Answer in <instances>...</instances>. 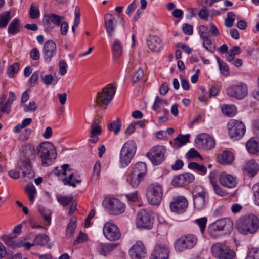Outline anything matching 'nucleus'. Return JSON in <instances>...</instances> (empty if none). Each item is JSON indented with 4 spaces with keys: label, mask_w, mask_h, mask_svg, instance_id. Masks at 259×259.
Returning <instances> with one entry per match:
<instances>
[{
    "label": "nucleus",
    "mask_w": 259,
    "mask_h": 259,
    "mask_svg": "<svg viewBox=\"0 0 259 259\" xmlns=\"http://www.w3.org/2000/svg\"><path fill=\"white\" fill-rule=\"evenodd\" d=\"M169 248L165 245L156 244L151 253L152 259H168Z\"/></svg>",
    "instance_id": "nucleus-18"
},
{
    "label": "nucleus",
    "mask_w": 259,
    "mask_h": 259,
    "mask_svg": "<svg viewBox=\"0 0 259 259\" xmlns=\"http://www.w3.org/2000/svg\"><path fill=\"white\" fill-rule=\"evenodd\" d=\"M116 92V87L109 84L103 88L101 92H98L96 96V102L98 106L108 105L112 101Z\"/></svg>",
    "instance_id": "nucleus-8"
},
{
    "label": "nucleus",
    "mask_w": 259,
    "mask_h": 259,
    "mask_svg": "<svg viewBox=\"0 0 259 259\" xmlns=\"http://www.w3.org/2000/svg\"><path fill=\"white\" fill-rule=\"evenodd\" d=\"M103 233L105 237L111 241L119 240L121 236L119 229L112 221H109L104 224Z\"/></svg>",
    "instance_id": "nucleus-12"
},
{
    "label": "nucleus",
    "mask_w": 259,
    "mask_h": 259,
    "mask_svg": "<svg viewBox=\"0 0 259 259\" xmlns=\"http://www.w3.org/2000/svg\"><path fill=\"white\" fill-rule=\"evenodd\" d=\"M203 47L208 51L213 53L215 50V46L213 40L210 38L203 40Z\"/></svg>",
    "instance_id": "nucleus-45"
},
{
    "label": "nucleus",
    "mask_w": 259,
    "mask_h": 259,
    "mask_svg": "<svg viewBox=\"0 0 259 259\" xmlns=\"http://www.w3.org/2000/svg\"><path fill=\"white\" fill-rule=\"evenodd\" d=\"M147 171V168L146 163L142 162H139L135 165L132 172L135 174V175L144 177L145 176Z\"/></svg>",
    "instance_id": "nucleus-30"
},
{
    "label": "nucleus",
    "mask_w": 259,
    "mask_h": 259,
    "mask_svg": "<svg viewBox=\"0 0 259 259\" xmlns=\"http://www.w3.org/2000/svg\"><path fill=\"white\" fill-rule=\"evenodd\" d=\"M171 184L174 186H182L185 185L184 178L182 174L176 176L174 177Z\"/></svg>",
    "instance_id": "nucleus-52"
},
{
    "label": "nucleus",
    "mask_w": 259,
    "mask_h": 259,
    "mask_svg": "<svg viewBox=\"0 0 259 259\" xmlns=\"http://www.w3.org/2000/svg\"><path fill=\"white\" fill-rule=\"evenodd\" d=\"M218 63L221 73L224 76H228L229 74V68L227 64L222 61L219 57L217 58Z\"/></svg>",
    "instance_id": "nucleus-47"
},
{
    "label": "nucleus",
    "mask_w": 259,
    "mask_h": 259,
    "mask_svg": "<svg viewBox=\"0 0 259 259\" xmlns=\"http://www.w3.org/2000/svg\"><path fill=\"white\" fill-rule=\"evenodd\" d=\"M246 259H259V248H253Z\"/></svg>",
    "instance_id": "nucleus-58"
},
{
    "label": "nucleus",
    "mask_w": 259,
    "mask_h": 259,
    "mask_svg": "<svg viewBox=\"0 0 259 259\" xmlns=\"http://www.w3.org/2000/svg\"><path fill=\"white\" fill-rule=\"evenodd\" d=\"M103 205L111 215H118L123 213L125 209L124 203L115 198H106L103 201Z\"/></svg>",
    "instance_id": "nucleus-9"
},
{
    "label": "nucleus",
    "mask_w": 259,
    "mask_h": 259,
    "mask_svg": "<svg viewBox=\"0 0 259 259\" xmlns=\"http://www.w3.org/2000/svg\"><path fill=\"white\" fill-rule=\"evenodd\" d=\"M136 150L137 145L133 140H128L124 144L120 153L119 162L122 167H125L130 164Z\"/></svg>",
    "instance_id": "nucleus-5"
},
{
    "label": "nucleus",
    "mask_w": 259,
    "mask_h": 259,
    "mask_svg": "<svg viewBox=\"0 0 259 259\" xmlns=\"http://www.w3.org/2000/svg\"><path fill=\"white\" fill-rule=\"evenodd\" d=\"M25 192L29 197L30 201L33 203L37 193L36 189L34 186L32 184L27 185L25 187Z\"/></svg>",
    "instance_id": "nucleus-39"
},
{
    "label": "nucleus",
    "mask_w": 259,
    "mask_h": 259,
    "mask_svg": "<svg viewBox=\"0 0 259 259\" xmlns=\"http://www.w3.org/2000/svg\"><path fill=\"white\" fill-rule=\"evenodd\" d=\"M118 243H100L97 248V251L100 254L103 256H107L111 252L114 250L118 246Z\"/></svg>",
    "instance_id": "nucleus-26"
},
{
    "label": "nucleus",
    "mask_w": 259,
    "mask_h": 259,
    "mask_svg": "<svg viewBox=\"0 0 259 259\" xmlns=\"http://www.w3.org/2000/svg\"><path fill=\"white\" fill-rule=\"evenodd\" d=\"M233 229V222L228 218H224L219 219L210 224L207 231L210 237L217 239L230 234Z\"/></svg>",
    "instance_id": "nucleus-1"
},
{
    "label": "nucleus",
    "mask_w": 259,
    "mask_h": 259,
    "mask_svg": "<svg viewBox=\"0 0 259 259\" xmlns=\"http://www.w3.org/2000/svg\"><path fill=\"white\" fill-rule=\"evenodd\" d=\"M21 29V24L19 20L16 18L9 24L8 32L9 34L15 35L20 32Z\"/></svg>",
    "instance_id": "nucleus-31"
},
{
    "label": "nucleus",
    "mask_w": 259,
    "mask_h": 259,
    "mask_svg": "<svg viewBox=\"0 0 259 259\" xmlns=\"http://www.w3.org/2000/svg\"><path fill=\"white\" fill-rule=\"evenodd\" d=\"M37 107L36 103L34 102H31L28 105L25 104L23 106V109L25 112H34L36 111Z\"/></svg>",
    "instance_id": "nucleus-57"
},
{
    "label": "nucleus",
    "mask_w": 259,
    "mask_h": 259,
    "mask_svg": "<svg viewBox=\"0 0 259 259\" xmlns=\"http://www.w3.org/2000/svg\"><path fill=\"white\" fill-rule=\"evenodd\" d=\"M137 226L138 228L150 229L153 226V220L148 213L141 210L137 214Z\"/></svg>",
    "instance_id": "nucleus-16"
},
{
    "label": "nucleus",
    "mask_w": 259,
    "mask_h": 259,
    "mask_svg": "<svg viewBox=\"0 0 259 259\" xmlns=\"http://www.w3.org/2000/svg\"><path fill=\"white\" fill-rule=\"evenodd\" d=\"M31 130L29 128H26L19 136V140L21 141H25L27 140L31 134Z\"/></svg>",
    "instance_id": "nucleus-61"
},
{
    "label": "nucleus",
    "mask_w": 259,
    "mask_h": 259,
    "mask_svg": "<svg viewBox=\"0 0 259 259\" xmlns=\"http://www.w3.org/2000/svg\"><path fill=\"white\" fill-rule=\"evenodd\" d=\"M63 17L60 16L54 13L45 15L43 19L44 24L47 28H53L54 26H59Z\"/></svg>",
    "instance_id": "nucleus-22"
},
{
    "label": "nucleus",
    "mask_w": 259,
    "mask_h": 259,
    "mask_svg": "<svg viewBox=\"0 0 259 259\" xmlns=\"http://www.w3.org/2000/svg\"><path fill=\"white\" fill-rule=\"evenodd\" d=\"M130 253L133 259H143L146 255V248L142 242H137L130 249Z\"/></svg>",
    "instance_id": "nucleus-20"
},
{
    "label": "nucleus",
    "mask_w": 259,
    "mask_h": 259,
    "mask_svg": "<svg viewBox=\"0 0 259 259\" xmlns=\"http://www.w3.org/2000/svg\"><path fill=\"white\" fill-rule=\"evenodd\" d=\"M198 242L197 237L192 234L182 236L175 242V248L177 251L181 252L194 247Z\"/></svg>",
    "instance_id": "nucleus-7"
},
{
    "label": "nucleus",
    "mask_w": 259,
    "mask_h": 259,
    "mask_svg": "<svg viewBox=\"0 0 259 259\" xmlns=\"http://www.w3.org/2000/svg\"><path fill=\"white\" fill-rule=\"evenodd\" d=\"M11 19V12L6 11L0 14V28L6 27L8 22Z\"/></svg>",
    "instance_id": "nucleus-34"
},
{
    "label": "nucleus",
    "mask_w": 259,
    "mask_h": 259,
    "mask_svg": "<svg viewBox=\"0 0 259 259\" xmlns=\"http://www.w3.org/2000/svg\"><path fill=\"white\" fill-rule=\"evenodd\" d=\"M2 239L5 242V243L12 248H15L16 247H20L19 244L16 242L14 240L13 237L10 235H4L2 237Z\"/></svg>",
    "instance_id": "nucleus-42"
},
{
    "label": "nucleus",
    "mask_w": 259,
    "mask_h": 259,
    "mask_svg": "<svg viewBox=\"0 0 259 259\" xmlns=\"http://www.w3.org/2000/svg\"><path fill=\"white\" fill-rule=\"evenodd\" d=\"M222 112L225 115L232 117L236 114L237 110L233 105H224L222 107Z\"/></svg>",
    "instance_id": "nucleus-33"
},
{
    "label": "nucleus",
    "mask_w": 259,
    "mask_h": 259,
    "mask_svg": "<svg viewBox=\"0 0 259 259\" xmlns=\"http://www.w3.org/2000/svg\"><path fill=\"white\" fill-rule=\"evenodd\" d=\"M236 228L243 234H253L259 229V219L254 214L241 217L236 222Z\"/></svg>",
    "instance_id": "nucleus-2"
},
{
    "label": "nucleus",
    "mask_w": 259,
    "mask_h": 259,
    "mask_svg": "<svg viewBox=\"0 0 259 259\" xmlns=\"http://www.w3.org/2000/svg\"><path fill=\"white\" fill-rule=\"evenodd\" d=\"M189 134L178 136L174 139V146L180 148L189 142Z\"/></svg>",
    "instance_id": "nucleus-32"
},
{
    "label": "nucleus",
    "mask_w": 259,
    "mask_h": 259,
    "mask_svg": "<svg viewBox=\"0 0 259 259\" xmlns=\"http://www.w3.org/2000/svg\"><path fill=\"white\" fill-rule=\"evenodd\" d=\"M188 206V202L186 198L182 196L177 197L172 202L170 203V210L175 213L181 214L184 212Z\"/></svg>",
    "instance_id": "nucleus-15"
},
{
    "label": "nucleus",
    "mask_w": 259,
    "mask_h": 259,
    "mask_svg": "<svg viewBox=\"0 0 259 259\" xmlns=\"http://www.w3.org/2000/svg\"><path fill=\"white\" fill-rule=\"evenodd\" d=\"M211 253L217 259H235L236 253L224 242H217L211 246Z\"/></svg>",
    "instance_id": "nucleus-4"
},
{
    "label": "nucleus",
    "mask_w": 259,
    "mask_h": 259,
    "mask_svg": "<svg viewBox=\"0 0 259 259\" xmlns=\"http://www.w3.org/2000/svg\"><path fill=\"white\" fill-rule=\"evenodd\" d=\"M184 184L186 185L192 182L194 180V176L190 173L182 174Z\"/></svg>",
    "instance_id": "nucleus-63"
},
{
    "label": "nucleus",
    "mask_w": 259,
    "mask_h": 259,
    "mask_svg": "<svg viewBox=\"0 0 259 259\" xmlns=\"http://www.w3.org/2000/svg\"><path fill=\"white\" fill-rule=\"evenodd\" d=\"M208 197L207 192L202 190L200 192H196L193 195L194 207L198 210H201L206 206V201L208 200Z\"/></svg>",
    "instance_id": "nucleus-21"
},
{
    "label": "nucleus",
    "mask_w": 259,
    "mask_h": 259,
    "mask_svg": "<svg viewBox=\"0 0 259 259\" xmlns=\"http://www.w3.org/2000/svg\"><path fill=\"white\" fill-rule=\"evenodd\" d=\"M144 177L140 176L139 175H135V174L131 172L127 181L130 182L131 186L135 188L138 186L141 181L143 179Z\"/></svg>",
    "instance_id": "nucleus-38"
},
{
    "label": "nucleus",
    "mask_w": 259,
    "mask_h": 259,
    "mask_svg": "<svg viewBox=\"0 0 259 259\" xmlns=\"http://www.w3.org/2000/svg\"><path fill=\"white\" fill-rule=\"evenodd\" d=\"M76 227V221L73 218L70 220L67 225L66 235L67 238H70L73 234Z\"/></svg>",
    "instance_id": "nucleus-44"
},
{
    "label": "nucleus",
    "mask_w": 259,
    "mask_h": 259,
    "mask_svg": "<svg viewBox=\"0 0 259 259\" xmlns=\"http://www.w3.org/2000/svg\"><path fill=\"white\" fill-rule=\"evenodd\" d=\"M241 51V49L239 46L233 47L228 51V55L226 56L227 60L229 62L232 61L234 59L235 55L239 54Z\"/></svg>",
    "instance_id": "nucleus-41"
},
{
    "label": "nucleus",
    "mask_w": 259,
    "mask_h": 259,
    "mask_svg": "<svg viewBox=\"0 0 259 259\" xmlns=\"http://www.w3.org/2000/svg\"><path fill=\"white\" fill-rule=\"evenodd\" d=\"M246 147L250 153H259V138H252L246 144Z\"/></svg>",
    "instance_id": "nucleus-29"
},
{
    "label": "nucleus",
    "mask_w": 259,
    "mask_h": 259,
    "mask_svg": "<svg viewBox=\"0 0 259 259\" xmlns=\"http://www.w3.org/2000/svg\"><path fill=\"white\" fill-rule=\"evenodd\" d=\"M182 30L184 34L191 35L193 34V26L188 24H184L182 27Z\"/></svg>",
    "instance_id": "nucleus-64"
},
{
    "label": "nucleus",
    "mask_w": 259,
    "mask_h": 259,
    "mask_svg": "<svg viewBox=\"0 0 259 259\" xmlns=\"http://www.w3.org/2000/svg\"><path fill=\"white\" fill-rule=\"evenodd\" d=\"M188 167L190 169L197 170L201 175H204L207 172V169L205 166L194 162L189 163Z\"/></svg>",
    "instance_id": "nucleus-40"
},
{
    "label": "nucleus",
    "mask_w": 259,
    "mask_h": 259,
    "mask_svg": "<svg viewBox=\"0 0 259 259\" xmlns=\"http://www.w3.org/2000/svg\"><path fill=\"white\" fill-rule=\"evenodd\" d=\"M166 151L165 146L156 145L151 148L146 155L153 165H157L164 161Z\"/></svg>",
    "instance_id": "nucleus-11"
},
{
    "label": "nucleus",
    "mask_w": 259,
    "mask_h": 259,
    "mask_svg": "<svg viewBox=\"0 0 259 259\" xmlns=\"http://www.w3.org/2000/svg\"><path fill=\"white\" fill-rule=\"evenodd\" d=\"M212 187L215 193L221 196H224L227 195V193L223 190L220 186L218 185L216 182H212Z\"/></svg>",
    "instance_id": "nucleus-55"
},
{
    "label": "nucleus",
    "mask_w": 259,
    "mask_h": 259,
    "mask_svg": "<svg viewBox=\"0 0 259 259\" xmlns=\"http://www.w3.org/2000/svg\"><path fill=\"white\" fill-rule=\"evenodd\" d=\"M198 33L202 40L211 37L208 28L205 25H200L199 27Z\"/></svg>",
    "instance_id": "nucleus-46"
},
{
    "label": "nucleus",
    "mask_w": 259,
    "mask_h": 259,
    "mask_svg": "<svg viewBox=\"0 0 259 259\" xmlns=\"http://www.w3.org/2000/svg\"><path fill=\"white\" fill-rule=\"evenodd\" d=\"M59 74L63 76L67 72V64L64 60H61L59 63Z\"/></svg>",
    "instance_id": "nucleus-56"
},
{
    "label": "nucleus",
    "mask_w": 259,
    "mask_h": 259,
    "mask_svg": "<svg viewBox=\"0 0 259 259\" xmlns=\"http://www.w3.org/2000/svg\"><path fill=\"white\" fill-rule=\"evenodd\" d=\"M121 127V122L119 118L108 124V130L110 131H113L115 135L119 132Z\"/></svg>",
    "instance_id": "nucleus-36"
},
{
    "label": "nucleus",
    "mask_w": 259,
    "mask_h": 259,
    "mask_svg": "<svg viewBox=\"0 0 259 259\" xmlns=\"http://www.w3.org/2000/svg\"><path fill=\"white\" fill-rule=\"evenodd\" d=\"M235 14L233 12H229L227 13V18L225 20V25L228 28L231 27L235 20Z\"/></svg>",
    "instance_id": "nucleus-50"
},
{
    "label": "nucleus",
    "mask_w": 259,
    "mask_h": 259,
    "mask_svg": "<svg viewBox=\"0 0 259 259\" xmlns=\"http://www.w3.org/2000/svg\"><path fill=\"white\" fill-rule=\"evenodd\" d=\"M163 196V189L161 185L154 183L148 186L146 197L148 202L154 205H159Z\"/></svg>",
    "instance_id": "nucleus-6"
},
{
    "label": "nucleus",
    "mask_w": 259,
    "mask_h": 259,
    "mask_svg": "<svg viewBox=\"0 0 259 259\" xmlns=\"http://www.w3.org/2000/svg\"><path fill=\"white\" fill-rule=\"evenodd\" d=\"M100 171V163L97 162L94 166L93 174L92 175V179L95 180H97L98 179V177Z\"/></svg>",
    "instance_id": "nucleus-60"
},
{
    "label": "nucleus",
    "mask_w": 259,
    "mask_h": 259,
    "mask_svg": "<svg viewBox=\"0 0 259 259\" xmlns=\"http://www.w3.org/2000/svg\"><path fill=\"white\" fill-rule=\"evenodd\" d=\"M219 181L222 186L227 188H233L236 185L235 178L225 172L220 174Z\"/></svg>",
    "instance_id": "nucleus-25"
},
{
    "label": "nucleus",
    "mask_w": 259,
    "mask_h": 259,
    "mask_svg": "<svg viewBox=\"0 0 259 259\" xmlns=\"http://www.w3.org/2000/svg\"><path fill=\"white\" fill-rule=\"evenodd\" d=\"M254 192V202L259 205V183L254 185L252 188Z\"/></svg>",
    "instance_id": "nucleus-62"
},
{
    "label": "nucleus",
    "mask_w": 259,
    "mask_h": 259,
    "mask_svg": "<svg viewBox=\"0 0 259 259\" xmlns=\"http://www.w3.org/2000/svg\"><path fill=\"white\" fill-rule=\"evenodd\" d=\"M207 219L206 217L201 218L195 220L196 224L199 226L201 233H203L206 228Z\"/></svg>",
    "instance_id": "nucleus-51"
},
{
    "label": "nucleus",
    "mask_w": 259,
    "mask_h": 259,
    "mask_svg": "<svg viewBox=\"0 0 259 259\" xmlns=\"http://www.w3.org/2000/svg\"><path fill=\"white\" fill-rule=\"evenodd\" d=\"M99 119L94 120L91 125V137H95L99 135L102 133L101 127L98 125V123H100Z\"/></svg>",
    "instance_id": "nucleus-35"
},
{
    "label": "nucleus",
    "mask_w": 259,
    "mask_h": 259,
    "mask_svg": "<svg viewBox=\"0 0 259 259\" xmlns=\"http://www.w3.org/2000/svg\"><path fill=\"white\" fill-rule=\"evenodd\" d=\"M186 157L188 159H191L195 157H199L202 159V157L199 154V153L195 150L194 148L191 149L186 155Z\"/></svg>",
    "instance_id": "nucleus-59"
},
{
    "label": "nucleus",
    "mask_w": 259,
    "mask_h": 259,
    "mask_svg": "<svg viewBox=\"0 0 259 259\" xmlns=\"http://www.w3.org/2000/svg\"><path fill=\"white\" fill-rule=\"evenodd\" d=\"M57 51V46L55 42L52 40L46 41L44 45L42 53L45 60L50 62L53 57H54Z\"/></svg>",
    "instance_id": "nucleus-17"
},
{
    "label": "nucleus",
    "mask_w": 259,
    "mask_h": 259,
    "mask_svg": "<svg viewBox=\"0 0 259 259\" xmlns=\"http://www.w3.org/2000/svg\"><path fill=\"white\" fill-rule=\"evenodd\" d=\"M19 69V65L17 63H14L9 66L7 70V74L9 77L12 78L14 74L18 73Z\"/></svg>",
    "instance_id": "nucleus-49"
},
{
    "label": "nucleus",
    "mask_w": 259,
    "mask_h": 259,
    "mask_svg": "<svg viewBox=\"0 0 259 259\" xmlns=\"http://www.w3.org/2000/svg\"><path fill=\"white\" fill-rule=\"evenodd\" d=\"M15 95L14 92L10 91L9 93V98L7 101L4 104V106L7 108L10 111L11 105L14 101L16 100Z\"/></svg>",
    "instance_id": "nucleus-54"
},
{
    "label": "nucleus",
    "mask_w": 259,
    "mask_h": 259,
    "mask_svg": "<svg viewBox=\"0 0 259 259\" xmlns=\"http://www.w3.org/2000/svg\"><path fill=\"white\" fill-rule=\"evenodd\" d=\"M116 21L115 16L110 13H107L104 16L105 27L108 35L112 37L115 31Z\"/></svg>",
    "instance_id": "nucleus-23"
},
{
    "label": "nucleus",
    "mask_w": 259,
    "mask_h": 259,
    "mask_svg": "<svg viewBox=\"0 0 259 259\" xmlns=\"http://www.w3.org/2000/svg\"><path fill=\"white\" fill-rule=\"evenodd\" d=\"M146 41L148 48L153 51H159L163 47L161 40L155 35H150Z\"/></svg>",
    "instance_id": "nucleus-24"
},
{
    "label": "nucleus",
    "mask_w": 259,
    "mask_h": 259,
    "mask_svg": "<svg viewBox=\"0 0 259 259\" xmlns=\"http://www.w3.org/2000/svg\"><path fill=\"white\" fill-rule=\"evenodd\" d=\"M144 76V71L141 68H139L132 79V85H134L138 81L143 78Z\"/></svg>",
    "instance_id": "nucleus-53"
},
{
    "label": "nucleus",
    "mask_w": 259,
    "mask_h": 259,
    "mask_svg": "<svg viewBox=\"0 0 259 259\" xmlns=\"http://www.w3.org/2000/svg\"><path fill=\"white\" fill-rule=\"evenodd\" d=\"M258 169V165L255 160L251 159L246 163L244 167V172L245 175L252 177L256 174Z\"/></svg>",
    "instance_id": "nucleus-27"
},
{
    "label": "nucleus",
    "mask_w": 259,
    "mask_h": 259,
    "mask_svg": "<svg viewBox=\"0 0 259 259\" xmlns=\"http://www.w3.org/2000/svg\"><path fill=\"white\" fill-rule=\"evenodd\" d=\"M37 151L44 166L50 165L57 157L56 148L50 142L41 143L37 147Z\"/></svg>",
    "instance_id": "nucleus-3"
},
{
    "label": "nucleus",
    "mask_w": 259,
    "mask_h": 259,
    "mask_svg": "<svg viewBox=\"0 0 259 259\" xmlns=\"http://www.w3.org/2000/svg\"><path fill=\"white\" fill-rule=\"evenodd\" d=\"M16 167L22 171L24 177L31 178L33 177L34 174L32 171V166L29 159L25 158L23 159H20L18 161Z\"/></svg>",
    "instance_id": "nucleus-19"
},
{
    "label": "nucleus",
    "mask_w": 259,
    "mask_h": 259,
    "mask_svg": "<svg viewBox=\"0 0 259 259\" xmlns=\"http://www.w3.org/2000/svg\"><path fill=\"white\" fill-rule=\"evenodd\" d=\"M196 146L200 149L210 150L213 148L215 145V140L207 134H200L195 138Z\"/></svg>",
    "instance_id": "nucleus-14"
},
{
    "label": "nucleus",
    "mask_w": 259,
    "mask_h": 259,
    "mask_svg": "<svg viewBox=\"0 0 259 259\" xmlns=\"http://www.w3.org/2000/svg\"><path fill=\"white\" fill-rule=\"evenodd\" d=\"M113 55L116 58L119 57L122 53V46L120 41L116 39L112 45Z\"/></svg>",
    "instance_id": "nucleus-37"
},
{
    "label": "nucleus",
    "mask_w": 259,
    "mask_h": 259,
    "mask_svg": "<svg viewBox=\"0 0 259 259\" xmlns=\"http://www.w3.org/2000/svg\"><path fill=\"white\" fill-rule=\"evenodd\" d=\"M217 159L220 164L227 165L233 162L234 156L231 152L224 151L218 156Z\"/></svg>",
    "instance_id": "nucleus-28"
},
{
    "label": "nucleus",
    "mask_w": 259,
    "mask_h": 259,
    "mask_svg": "<svg viewBox=\"0 0 259 259\" xmlns=\"http://www.w3.org/2000/svg\"><path fill=\"white\" fill-rule=\"evenodd\" d=\"M49 240V237L44 234H40L37 235L34 238V244L44 246L46 245Z\"/></svg>",
    "instance_id": "nucleus-43"
},
{
    "label": "nucleus",
    "mask_w": 259,
    "mask_h": 259,
    "mask_svg": "<svg viewBox=\"0 0 259 259\" xmlns=\"http://www.w3.org/2000/svg\"><path fill=\"white\" fill-rule=\"evenodd\" d=\"M229 135L232 138L238 140L244 135L245 126L243 122L235 119H231L227 124Z\"/></svg>",
    "instance_id": "nucleus-10"
},
{
    "label": "nucleus",
    "mask_w": 259,
    "mask_h": 259,
    "mask_svg": "<svg viewBox=\"0 0 259 259\" xmlns=\"http://www.w3.org/2000/svg\"><path fill=\"white\" fill-rule=\"evenodd\" d=\"M227 94L230 97L241 100L248 94L247 85L243 82L233 85L227 89Z\"/></svg>",
    "instance_id": "nucleus-13"
},
{
    "label": "nucleus",
    "mask_w": 259,
    "mask_h": 259,
    "mask_svg": "<svg viewBox=\"0 0 259 259\" xmlns=\"http://www.w3.org/2000/svg\"><path fill=\"white\" fill-rule=\"evenodd\" d=\"M56 198L57 201L60 204L64 206L68 205L69 204H70L71 202L73 201L72 196L67 197L62 196L59 194L56 196Z\"/></svg>",
    "instance_id": "nucleus-48"
}]
</instances>
